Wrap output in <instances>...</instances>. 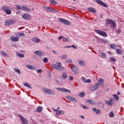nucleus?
Returning <instances> with one entry per match:
<instances>
[{
  "mask_svg": "<svg viewBox=\"0 0 124 124\" xmlns=\"http://www.w3.org/2000/svg\"><path fill=\"white\" fill-rule=\"evenodd\" d=\"M116 47L117 46L116 45H114L113 44H111L110 45V48H111V49H113V50H116Z\"/></svg>",
  "mask_w": 124,
  "mask_h": 124,
  "instance_id": "obj_37",
  "label": "nucleus"
},
{
  "mask_svg": "<svg viewBox=\"0 0 124 124\" xmlns=\"http://www.w3.org/2000/svg\"><path fill=\"white\" fill-rule=\"evenodd\" d=\"M16 36H19V37L21 36H23L24 37H25V33H19L18 34H17V35H16Z\"/></svg>",
  "mask_w": 124,
  "mask_h": 124,
  "instance_id": "obj_39",
  "label": "nucleus"
},
{
  "mask_svg": "<svg viewBox=\"0 0 124 124\" xmlns=\"http://www.w3.org/2000/svg\"><path fill=\"white\" fill-rule=\"evenodd\" d=\"M23 86H24V87H27V88H29V89H31V86L28 82H24Z\"/></svg>",
  "mask_w": 124,
  "mask_h": 124,
  "instance_id": "obj_26",
  "label": "nucleus"
},
{
  "mask_svg": "<svg viewBox=\"0 0 124 124\" xmlns=\"http://www.w3.org/2000/svg\"><path fill=\"white\" fill-rule=\"evenodd\" d=\"M15 72H16V73H18V74H21V71H20V69L15 68Z\"/></svg>",
  "mask_w": 124,
  "mask_h": 124,
  "instance_id": "obj_42",
  "label": "nucleus"
},
{
  "mask_svg": "<svg viewBox=\"0 0 124 124\" xmlns=\"http://www.w3.org/2000/svg\"><path fill=\"white\" fill-rule=\"evenodd\" d=\"M71 47H72L71 46H65V48H71Z\"/></svg>",
  "mask_w": 124,
  "mask_h": 124,
  "instance_id": "obj_60",
  "label": "nucleus"
},
{
  "mask_svg": "<svg viewBox=\"0 0 124 124\" xmlns=\"http://www.w3.org/2000/svg\"><path fill=\"white\" fill-rule=\"evenodd\" d=\"M105 103H106V104H108V105L112 107V106H113V105H114V104H115V103H116V101H115V99H114V98H111L109 99V101L106 100Z\"/></svg>",
  "mask_w": 124,
  "mask_h": 124,
  "instance_id": "obj_4",
  "label": "nucleus"
},
{
  "mask_svg": "<svg viewBox=\"0 0 124 124\" xmlns=\"http://www.w3.org/2000/svg\"><path fill=\"white\" fill-rule=\"evenodd\" d=\"M80 117L81 118V119H85V117H84V116H80Z\"/></svg>",
  "mask_w": 124,
  "mask_h": 124,
  "instance_id": "obj_61",
  "label": "nucleus"
},
{
  "mask_svg": "<svg viewBox=\"0 0 124 124\" xmlns=\"http://www.w3.org/2000/svg\"><path fill=\"white\" fill-rule=\"evenodd\" d=\"M11 41H14V42H17V41H19V38L18 37L12 36L11 37Z\"/></svg>",
  "mask_w": 124,
  "mask_h": 124,
  "instance_id": "obj_20",
  "label": "nucleus"
},
{
  "mask_svg": "<svg viewBox=\"0 0 124 124\" xmlns=\"http://www.w3.org/2000/svg\"><path fill=\"white\" fill-rule=\"evenodd\" d=\"M32 41H33V42H35V43H38L39 42H40V39L38 38L33 37L32 38Z\"/></svg>",
  "mask_w": 124,
  "mask_h": 124,
  "instance_id": "obj_22",
  "label": "nucleus"
},
{
  "mask_svg": "<svg viewBox=\"0 0 124 124\" xmlns=\"http://www.w3.org/2000/svg\"><path fill=\"white\" fill-rule=\"evenodd\" d=\"M53 53L55 54V55H58V52H56V51H55V50H53Z\"/></svg>",
  "mask_w": 124,
  "mask_h": 124,
  "instance_id": "obj_58",
  "label": "nucleus"
},
{
  "mask_svg": "<svg viewBox=\"0 0 124 124\" xmlns=\"http://www.w3.org/2000/svg\"><path fill=\"white\" fill-rule=\"evenodd\" d=\"M43 92L46 93V94H49V95H55V92L50 89L44 88L43 89Z\"/></svg>",
  "mask_w": 124,
  "mask_h": 124,
  "instance_id": "obj_2",
  "label": "nucleus"
},
{
  "mask_svg": "<svg viewBox=\"0 0 124 124\" xmlns=\"http://www.w3.org/2000/svg\"><path fill=\"white\" fill-rule=\"evenodd\" d=\"M21 9L23 10L24 11H31V9L30 8L28 7L27 6H23L22 7Z\"/></svg>",
  "mask_w": 124,
  "mask_h": 124,
  "instance_id": "obj_21",
  "label": "nucleus"
},
{
  "mask_svg": "<svg viewBox=\"0 0 124 124\" xmlns=\"http://www.w3.org/2000/svg\"><path fill=\"white\" fill-rule=\"evenodd\" d=\"M112 96L117 101H119V100H120V97H119L118 95L114 94L112 95Z\"/></svg>",
  "mask_w": 124,
  "mask_h": 124,
  "instance_id": "obj_29",
  "label": "nucleus"
},
{
  "mask_svg": "<svg viewBox=\"0 0 124 124\" xmlns=\"http://www.w3.org/2000/svg\"><path fill=\"white\" fill-rule=\"evenodd\" d=\"M66 63H71L72 62V60L70 58L67 59L65 61Z\"/></svg>",
  "mask_w": 124,
  "mask_h": 124,
  "instance_id": "obj_34",
  "label": "nucleus"
},
{
  "mask_svg": "<svg viewBox=\"0 0 124 124\" xmlns=\"http://www.w3.org/2000/svg\"><path fill=\"white\" fill-rule=\"evenodd\" d=\"M80 106L81 107H82L83 109H85V110H88V109H89V107H88V106H85L83 104H81Z\"/></svg>",
  "mask_w": 124,
  "mask_h": 124,
  "instance_id": "obj_41",
  "label": "nucleus"
},
{
  "mask_svg": "<svg viewBox=\"0 0 124 124\" xmlns=\"http://www.w3.org/2000/svg\"><path fill=\"white\" fill-rule=\"evenodd\" d=\"M69 79L70 81H72V80H73V79H74V78L72 76H70L69 77Z\"/></svg>",
  "mask_w": 124,
  "mask_h": 124,
  "instance_id": "obj_55",
  "label": "nucleus"
},
{
  "mask_svg": "<svg viewBox=\"0 0 124 124\" xmlns=\"http://www.w3.org/2000/svg\"><path fill=\"white\" fill-rule=\"evenodd\" d=\"M64 39L65 40L66 42H68V41H69V39L67 38H64Z\"/></svg>",
  "mask_w": 124,
  "mask_h": 124,
  "instance_id": "obj_57",
  "label": "nucleus"
},
{
  "mask_svg": "<svg viewBox=\"0 0 124 124\" xmlns=\"http://www.w3.org/2000/svg\"><path fill=\"white\" fill-rule=\"evenodd\" d=\"M71 70H72L73 72L75 73V74H77L78 73V68L76 65H73L71 67Z\"/></svg>",
  "mask_w": 124,
  "mask_h": 124,
  "instance_id": "obj_14",
  "label": "nucleus"
},
{
  "mask_svg": "<svg viewBox=\"0 0 124 124\" xmlns=\"http://www.w3.org/2000/svg\"><path fill=\"white\" fill-rule=\"evenodd\" d=\"M92 82V80L90 79H86L85 83H91Z\"/></svg>",
  "mask_w": 124,
  "mask_h": 124,
  "instance_id": "obj_51",
  "label": "nucleus"
},
{
  "mask_svg": "<svg viewBox=\"0 0 124 124\" xmlns=\"http://www.w3.org/2000/svg\"><path fill=\"white\" fill-rule=\"evenodd\" d=\"M19 117H20V120L21 121L23 124H28V120L24 118L21 115H19Z\"/></svg>",
  "mask_w": 124,
  "mask_h": 124,
  "instance_id": "obj_13",
  "label": "nucleus"
},
{
  "mask_svg": "<svg viewBox=\"0 0 124 124\" xmlns=\"http://www.w3.org/2000/svg\"><path fill=\"white\" fill-rule=\"evenodd\" d=\"M71 47H72V48H74V49H78V47H77V46H74V45H72Z\"/></svg>",
  "mask_w": 124,
  "mask_h": 124,
  "instance_id": "obj_53",
  "label": "nucleus"
},
{
  "mask_svg": "<svg viewBox=\"0 0 124 124\" xmlns=\"http://www.w3.org/2000/svg\"><path fill=\"white\" fill-rule=\"evenodd\" d=\"M117 33H119V34L122 33V30H121V29H118L117 30Z\"/></svg>",
  "mask_w": 124,
  "mask_h": 124,
  "instance_id": "obj_56",
  "label": "nucleus"
},
{
  "mask_svg": "<svg viewBox=\"0 0 124 124\" xmlns=\"http://www.w3.org/2000/svg\"><path fill=\"white\" fill-rule=\"evenodd\" d=\"M81 80H82V82H83V83H85L86 82V78H85V77H82V78H81Z\"/></svg>",
  "mask_w": 124,
  "mask_h": 124,
  "instance_id": "obj_50",
  "label": "nucleus"
},
{
  "mask_svg": "<svg viewBox=\"0 0 124 124\" xmlns=\"http://www.w3.org/2000/svg\"><path fill=\"white\" fill-rule=\"evenodd\" d=\"M42 71V70L41 69L37 70V73L38 74H39V73H40V72H41Z\"/></svg>",
  "mask_w": 124,
  "mask_h": 124,
  "instance_id": "obj_54",
  "label": "nucleus"
},
{
  "mask_svg": "<svg viewBox=\"0 0 124 124\" xmlns=\"http://www.w3.org/2000/svg\"><path fill=\"white\" fill-rule=\"evenodd\" d=\"M66 77H67V74L66 73H63L62 77V79H66Z\"/></svg>",
  "mask_w": 124,
  "mask_h": 124,
  "instance_id": "obj_33",
  "label": "nucleus"
},
{
  "mask_svg": "<svg viewBox=\"0 0 124 124\" xmlns=\"http://www.w3.org/2000/svg\"><path fill=\"white\" fill-rule=\"evenodd\" d=\"M92 110L94 112V113H96L97 115H99V114H100V113H101V111H100V109H97L96 108H92Z\"/></svg>",
  "mask_w": 124,
  "mask_h": 124,
  "instance_id": "obj_18",
  "label": "nucleus"
},
{
  "mask_svg": "<svg viewBox=\"0 0 124 124\" xmlns=\"http://www.w3.org/2000/svg\"><path fill=\"white\" fill-rule=\"evenodd\" d=\"M43 61L44 62H46V63H47V62H48V58H47V57H45L43 59Z\"/></svg>",
  "mask_w": 124,
  "mask_h": 124,
  "instance_id": "obj_45",
  "label": "nucleus"
},
{
  "mask_svg": "<svg viewBox=\"0 0 124 124\" xmlns=\"http://www.w3.org/2000/svg\"><path fill=\"white\" fill-rule=\"evenodd\" d=\"M78 96L79 97H84L85 96V93L84 92H81L78 94Z\"/></svg>",
  "mask_w": 124,
  "mask_h": 124,
  "instance_id": "obj_38",
  "label": "nucleus"
},
{
  "mask_svg": "<svg viewBox=\"0 0 124 124\" xmlns=\"http://www.w3.org/2000/svg\"><path fill=\"white\" fill-rule=\"evenodd\" d=\"M98 105L99 106H100L101 107H102V106H104V105H103V103L102 102H98Z\"/></svg>",
  "mask_w": 124,
  "mask_h": 124,
  "instance_id": "obj_49",
  "label": "nucleus"
},
{
  "mask_svg": "<svg viewBox=\"0 0 124 124\" xmlns=\"http://www.w3.org/2000/svg\"><path fill=\"white\" fill-rule=\"evenodd\" d=\"M5 24H6L7 26H10V25H12V24H13V20H6V22H5Z\"/></svg>",
  "mask_w": 124,
  "mask_h": 124,
  "instance_id": "obj_23",
  "label": "nucleus"
},
{
  "mask_svg": "<svg viewBox=\"0 0 124 124\" xmlns=\"http://www.w3.org/2000/svg\"><path fill=\"white\" fill-rule=\"evenodd\" d=\"M123 110H124V108H122L121 110V112H123Z\"/></svg>",
  "mask_w": 124,
  "mask_h": 124,
  "instance_id": "obj_63",
  "label": "nucleus"
},
{
  "mask_svg": "<svg viewBox=\"0 0 124 124\" xmlns=\"http://www.w3.org/2000/svg\"><path fill=\"white\" fill-rule=\"evenodd\" d=\"M66 98H67L68 100H71L73 102H77V100H76L75 98L71 96H70V95L66 96Z\"/></svg>",
  "mask_w": 124,
  "mask_h": 124,
  "instance_id": "obj_11",
  "label": "nucleus"
},
{
  "mask_svg": "<svg viewBox=\"0 0 124 124\" xmlns=\"http://www.w3.org/2000/svg\"><path fill=\"white\" fill-rule=\"evenodd\" d=\"M68 56H67V55L66 54H63L60 57V59L61 60H66V59L68 58Z\"/></svg>",
  "mask_w": 124,
  "mask_h": 124,
  "instance_id": "obj_27",
  "label": "nucleus"
},
{
  "mask_svg": "<svg viewBox=\"0 0 124 124\" xmlns=\"http://www.w3.org/2000/svg\"><path fill=\"white\" fill-rule=\"evenodd\" d=\"M50 2H51V3H52L53 4H57V2H56V1H55V0H50Z\"/></svg>",
  "mask_w": 124,
  "mask_h": 124,
  "instance_id": "obj_47",
  "label": "nucleus"
},
{
  "mask_svg": "<svg viewBox=\"0 0 124 124\" xmlns=\"http://www.w3.org/2000/svg\"><path fill=\"white\" fill-rule=\"evenodd\" d=\"M35 55H37L39 57H41L42 55H44V53L41 50H35L34 51Z\"/></svg>",
  "mask_w": 124,
  "mask_h": 124,
  "instance_id": "obj_12",
  "label": "nucleus"
},
{
  "mask_svg": "<svg viewBox=\"0 0 124 124\" xmlns=\"http://www.w3.org/2000/svg\"><path fill=\"white\" fill-rule=\"evenodd\" d=\"M109 116L110 118H113L114 117V113L110 112L109 114Z\"/></svg>",
  "mask_w": 124,
  "mask_h": 124,
  "instance_id": "obj_46",
  "label": "nucleus"
},
{
  "mask_svg": "<svg viewBox=\"0 0 124 124\" xmlns=\"http://www.w3.org/2000/svg\"><path fill=\"white\" fill-rule=\"evenodd\" d=\"M2 9L3 10H4V11H5V12L7 10L10 9V8H9V6H5L4 7H2Z\"/></svg>",
  "mask_w": 124,
  "mask_h": 124,
  "instance_id": "obj_32",
  "label": "nucleus"
},
{
  "mask_svg": "<svg viewBox=\"0 0 124 124\" xmlns=\"http://www.w3.org/2000/svg\"><path fill=\"white\" fill-rule=\"evenodd\" d=\"M16 56L19 58H25V55L23 53H20L19 52H16Z\"/></svg>",
  "mask_w": 124,
  "mask_h": 124,
  "instance_id": "obj_28",
  "label": "nucleus"
},
{
  "mask_svg": "<svg viewBox=\"0 0 124 124\" xmlns=\"http://www.w3.org/2000/svg\"><path fill=\"white\" fill-rule=\"evenodd\" d=\"M95 32L96 33H97L99 35H101V36H104V37H107L108 36V35H107V33H106L104 31H102L101 30H94Z\"/></svg>",
  "mask_w": 124,
  "mask_h": 124,
  "instance_id": "obj_3",
  "label": "nucleus"
},
{
  "mask_svg": "<svg viewBox=\"0 0 124 124\" xmlns=\"http://www.w3.org/2000/svg\"><path fill=\"white\" fill-rule=\"evenodd\" d=\"M52 67L56 69V70H59L60 71H64L65 70V68L62 66V62H56V64H51Z\"/></svg>",
  "mask_w": 124,
  "mask_h": 124,
  "instance_id": "obj_1",
  "label": "nucleus"
},
{
  "mask_svg": "<svg viewBox=\"0 0 124 124\" xmlns=\"http://www.w3.org/2000/svg\"><path fill=\"white\" fill-rule=\"evenodd\" d=\"M52 109L54 112H56V116H60V115H64V111L63 110L56 109L54 108H52Z\"/></svg>",
  "mask_w": 124,
  "mask_h": 124,
  "instance_id": "obj_7",
  "label": "nucleus"
},
{
  "mask_svg": "<svg viewBox=\"0 0 124 124\" xmlns=\"http://www.w3.org/2000/svg\"><path fill=\"white\" fill-rule=\"evenodd\" d=\"M64 37L62 36H60L58 38L59 40H61V39H63Z\"/></svg>",
  "mask_w": 124,
  "mask_h": 124,
  "instance_id": "obj_52",
  "label": "nucleus"
},
{
  "mask_svg": "<svg viewBox=\"0 0 124 124\" xmlns=\"http://www.w3.org/2000/svg\"><path fill=\"white\" fill-rule=\"evenodd\" d=\"M108 54H111V52L110 51H108Z\"/></svg>",
  "mask_w": 124,
  "mask_h": 124,
  "instance_id": "obj_64",
  "label": "nucleus"
},
{
  "mask_svg": "<svg viewBox=\"0 0 124 124\" xmlns=\"http://www.w3.org/2000/svg\"><path fill=\"white\" fill-rule=\"evenodd\" d=\"M16 10H20L21 9H22V8L21 7V6L19 5H16Z\"/></svg>",
  "mask_w": 124,
  "mask_h": 124,
  "instance_id": "obj_43",
  "label": "nucleus"
},
{
  "mask_svg": "<svg viewBox=\"0 0 124 124\" xmlns=\"http://www.w3.org/2000/svg\"><path fill=\"white\" fill-rule=\"evenodd\" d=\"M87 102L88 103H90V104H93V105H94L95 104V101L94 100H87Z\"/></svg>",
  "mask_w": 124,
  "mask_h": 124,
  "instance_id": "obj_35",
  "label": "nucleus"
},
{
  "mask_svg": "<svg viewBox=\"0 0 124 124\" xmlns=\"http://www.w3.org/2000/svg\"><path fill=\"white\" fill-rule=\"evenodd\" d=\"M106 23L107 24L111 25V27H112V28H115V27H116V22L113 21V20L111 19H107L106 20Z\"/></svg>",
  "mask_w": 124,
  "mask_h": 124,
  "instance_id": "obj_6",
  "label": "nucleus"
},
{
  "mask_svg": "<svg viewBox=\"0 0 124 124\" xmlns=\"http://www.w3.org/2000/svg\"><path fill=\"white\" fill-rule=\"evenodd\" d=\"M59 21L62 23H63V24H64L65 25H70V22H69V21L65 20L63 18H59Z\"/></svg>",
  "mask_w": 124,
  "mask_h": 124,
  "instance_id": "obj_10",
  "label": "nucleus"
},
{
  "mask_svg": "<svg viewBox=\"0 0 124 124\" xmlns=\"http://www.w3.org/2000/svg\"><path fill=\"white\" fill-rule=\"evenodd\" d=\"M104 83V79L101 78H99L98 80V83H97V84H98V86H102V85H103Z\"/></svg>",
  "mask_w": 124,
  "mask_h": 124,
  "instance_id": "obj_16",
  "label": "nucleus"
},
{
  "mask_svg": "<svg viewBox=\"0 0 124 124\" xmlns=\"http://www.w3.org/2000/svg\"><path fill=\"white\" fill-rule=\"evenodd\" d=\"M43 110V107L41 106H39L37 108L36 111L38 113H41Z\"/></svg>",
  "mask_w": 124,
  "mask_h": 124,
  "instance_id": "obj_24",
  "label": "nucleus"
},
{
  "mask_svg": "<svg viewBox=\"0 0 124 124\" xmlns=\"http://www.w3.org/2000/svg\"><path fill=\"white\" fill-rule=\"evenodd\" d=\"M26 67L30 70H36L37 68L35 67H33L31 65H26Z\"/></svg>",
  "mask_w": 124,
  "mask_h": 124,
  "instance_id": "obj_19",
  "label": "nucleus"
},
{
  "mask_svg": "<svg viewBox=\"0 0 124 124\" xmlns=\"http://www.w3.org/2000/svg\"><path fill=\"white\" fill-rule=\"evenodd\" d=\"M101 58L102 59H106L107 56L106 55V54L104 52H102L100 54Z\"/></svg>",
  "mask_w": 124,
  "mask_h": 124,
  "instance_id": "obj_31",
  "label": "nucleus"
},
{
  "mask_svg": "<svg viewBox=\"0 0 124 124\" xmlns=\"http://www.w3.org/2000/svg\"><path fill=\"white\" fill-rule=\"evenodd\" d=\"M78 62L79 65H81V66H85L86 65V62L83 60H78Z\"/></svg>",
  "mask_w": 124,
  "mask_h": 124,
  "instance_id": "obj_17",
  "label": "nucleus"
},
{
  "mask_svg": "<svg viewBox=\"0 0 124 124\" xmlns=\"http://www.w3.org/2000/svg\"><path fill=\"white\" fill-rule=\"evenodd\" d=\"M88 10L89 12H93V13H95V12H96L95 9L93 8H88Z\"/></svg>",
  "mask_w": 124,
  "mask_h": 124,
  "instance_id": "obj_30",
  "label": "nucleus"
},
{
  "mask_svg": "<svg viewBox=\"0 0 124 124\" xmlns=\"http://www.w3.org/2000/svg\"><path fill=\"white\" fill-rule=\"evenodd\" d=\"M54 12L55 13L58 12V11L56 10H54V9H52V12Z\"/></svg>",
  "mask_w": 124,
  "mask_h": 124,
  "instance_id": "obj_59",
  "label": "nucleus"
},
{
  "mask_svg": "<svg viewBox=\"0 0 124 124\" xmlns=\"http://www.w3.org/2000/svg\"><path fill=\"white\" fill-rule=\"evenodd\" d=\"M109 59H110V61H111L112 62H115L116 61V59H115V58H114L113 57H110L109 58Z\"/></svg>",
  "mask_w": 124,
  "mask_h": 124,
  "instance_id": "obj_48",
  "label": "nucleus"
},
{
  "mask_svg": "<svg viewBox=\"0 0 124 124\" xmlns=\"http://www.w3.org/2000/svg\"><path fill=\"white\" fill-rule=\"evenodd\" d=\"M96 3L99 4L100 5H102L104 7H107V5L105 4V3L103 2L101 0H96Z\"/></svg>",
  "mask_w": 124,
  "mask_h": 124,
  "instance_id": "obj_9",
  "label": "nucleus"
},
{
  "mask_svg": "<svg viewBox=\"0 0 124 124\" xmlns=\"http://www.w3.org/2000/svg\"><path fill=\"white\" fill-rule=\"evenodd\" d=\"M20 12H17L16 13V14H17V15H19V14H20Z\"/></svg>",
  "mask_w": 124,
  "mask_h": 124,
  "instance_id": "obj_62",
  "label": "nucleus"
},
{
  "mask_svg": "<svg viewBox=\"0 0 124 124\" xmlns=\"http://www.w3.org/2000/svg\"><path fill=\"white\" fill-rule=\"evenodd\" d=\"M98 89V84L96 83L94 85L91 86L90 87V90L92 91H96Z\"/></svg>",
  "mask_w": 124,
  "mask_h": 124,
  "instance_id": "obj_8",
  "label": "nucleus"
},
{
  "mask_svg": "<svg viewBox=\"0 0 124 124\" xmlns=\"http://www.w3.org/2000/svg\"><path fill=\"white\" fill-rule=\"evenodd\" d=\"M116 53L118 54V55H121V54H123V50L118 48L116 50Z\"/></svg>",
  "mask_w": 124,
  "mask_h": 124,
  "instance_id": "obj_36",
  "label": "nucleus"
},
{
  "mask_svg": "<svg viewBox=\"0 0 124 124\" xmlns=\"http://www.w3.org/2000/svg\"><path fill=\"white\" fill-rule=\"evenodd\" d=\"M43 9L46 10L47 12H53V9L48 8L46 6H44Z\"/></svg>",
  "mask_w": 124,
  "mask_h": 124,
  "instance_id": "obj_25",
  "label": "nucleus"
},
{
  "mask_svg": "<svg viewBox=\"0 0 124 124\" xmlns=\"http://www.w3.org/2000/svg\"><path fill=\"white\" fill-rule=\"evenodd\" d=\"M0 54L1 55H2V56H4V57H6L7 56V54L5 53V52H4V51H1Z\"/></svg>",
  "mask_w": 124,
  "mask_h": 124,
  "instance_id": "obj_40",
  "label": "nucleus"
},
{
  "mask_svg": "<svg viewBox=\"0 0 124 124\" xmlns=\"http://www.w3.org/2000/svg\"><path fill=\"white\" fill-rule=\"evenodd\" d=\"M5 13H6V14H7V15H10V14H11V11L9 9L5 12Z\"/></svg>",
  "mask_w": 124,
  "mask_h": 124,
  "instance_id": "obj_44",
  "label": "nucleus"
},
{
  "mask_svg": "<svg viewBox=\"0 0 124 124\" xmlns=\"http://www.w3.org/2000/svg\"><path fill=\"white\" fill-rule=\"evenodd\" d=\"M56 90L59 92H62V93H71V91L63 88L57 87Z\"/></svg>",
  "mask_w": 124,
  "mask_h": 124,
  "instance_id": "obj_5",
  "label": "nucleus"
},
{
  "mask_svg": "<svg viewBox=\"0 0 124 124\" xmlns=\"http://www.w3.org/2000/svg\"><path fill=\"white\" fill-rule=\"evenodd\" d=\"M22 17L23 19H25L26 20H30V18H31V15L28 14H25L22 16Z\"/></svg>",
  "mask_w": 124,
  "mask_h": 124,
  "instance_id": "obj_15",
  "label": "nucleus"
}]
</instances>
